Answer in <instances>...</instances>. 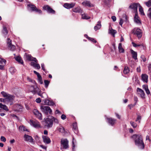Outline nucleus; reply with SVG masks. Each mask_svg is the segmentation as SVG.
<instances>
[{
  "label": "nucleus",
  "instance_id": "nucleus-1",
  "mask_svg": "<svg viewBox=\"0 0 151 151\" xmlns=\"http://www.w3.org/2000/svg\"><path fill=\"white\" fill-rule=\"evenodd\" d=\"M132 137L134 139L136 145L140 149H143L145 145L143 142L142 136L140 135L134 134Z\"/></svg>",
  "mask_w": 151,
  "mask_h": 151
},
{
  "label": "nucleus",
  "instance_id": "nucleus-2",
  "mask_svg": "<svg viewBox=\"0 0 151 151\" xmlns=\"http://www.w3.org/2000/svg\"><path fill=\"white\" fill-rule=\"evenodd\" d=\"M1 93L3 96L5 98L4 99H2L3 102H10V105H12V102L14 98V96L9 94L4 91L1 92Z\"/></svg>",
  "mask_w": 151,
  "mask_h": 151
},
{
  "label": "nucleus",
  "instance_id": "nucleus-3",
  "mask_svg": "<svg viewBox=\"0 0 151 151\" xmlns=\"http://www.w3.org/2000/svg\"><path fill=\"white\" fill-rule=\"evenodd\" d=\"M44 127L47 129L52 127L53 124V120L51 117L45 118L43 121Z\"/></svg>",
  "mask_w": 151,
  "mask_h": 151
},
{
  "label": "nucleus",
  "instance_id": "nucleus-4",
  "mask_svg": "<svg viewBox=\"0 0 151 151\" xmlns=\"http://www.w3.org/2000/svg\"><path fill=\"white\" fill-rule=\"evenodd\" d=\"M40 109L43 112L47 115L52 114V110L49 106L43 105L41 106Z\"/></svg>",
  "mask_w": 151,
  "mask_h": 151
},
{
  "label": "nucleus",
  "instance_id": "nucleus-5",
  "mask_svg": "<svg viewBox=\"0 0 151 151\" xmlns=\"http://www.w3.org/2000/svg\"><path fill=\"white\" fill-rule=\"evenodd\" d=\"M133 33L136 35L139 38H141L142 35L141 30L139 28H135L133 29Z\"/></svg>",
  "mask_w": 151,
  "mask_h": 151
},
{
  "label": "nucleus",
  "instance_id": "nucleus-6",
  "mask_svg": "<svg viewBox=\"0 0 151 151\" xmlns=\"http://www.w3.org/2000/svg\"><path fill=\"white\" fill-rule=\"evenodd\" d=\"M61 144L63 146V148L67 149L69 147L68 141L67 139H61Z\"/></svg>",
  "mask_w": 151,
  "mask_h": 151
},
{
  "label": "nucleus",
  "instance_id": "nucleus-7",
  "mask_svg": "<svg viewBox=\"0 0 151 151\" xmlns=\"http://www.w3.org/2000/svg\"><path fill=\"white\" fill-rule=\"evenodd\" d=\"M32 92L34 93H37L38 95L40 96L42 94L41 92L40 91L39 89L36 86H31Z\"/></svg>",
  "mask_w": 151,
  "mask_h": 151
},
{
  "label": "nucleus",
  "instance_id": "nucleus-8",
  "mask_svg": "<svg viewBox=\"0 0 151 151\" xmlns=\"http://www.w3.org/2000/svg\"><path fill=\"white\" fill-rule=\"evenodd\" d=\"M139 3H133L132 4L129 6L130 8L134 10L135 13H137V7H139Z\"/></svg>",
  "mask_w": 151,
  "mask_h": 151
},
{
  "label": "nucleus",
  "instance_id": "nucleus-9",
  "mask_svg": "<svg viewBox=\"0 0 151 151\" xmlns=\"http://www.w3.org/2000/svg\"><path fill=\"white\" fill-rule=\"evenodd\" d=\"M43 9H44L47 10L49 13L54 14L55 13V11L48 5H45L43 7Z\"/></svg>",
  "mask_w": 151,
  "mask_h": 151
},
{
  "label": "nucleus",
  "instance_id": "nucleus-10",
  "mask_svg": "<svg viewBox=\"0 0 151 151\" xmlns=\"http://www.w3.org/2000/svg\"><path fill=\"white\" fill-rule=\"evenodd\" d=\"M33 112L34 114L35 115L36 117L39 119L41 120L42 119V114L41 113L39 112L38 110L36 109H34L33 111Z\"/></svg>",
  "mask_w": 151,
  "mask_h": 151
},
{
  "label": "nucleus",
  "instance_id": "nucleus-11",
  "mask_svg": "<svg viewBox=\"0 0 151 151\" xmlns=\"http://www.w3.org/2000/svg\"><path fill=\"white\" fill-rule=\"evenodd\" d=\"M75 5V3H65L64 4L63 6L65 8L67 9H69L73 8Z\"/></svg>",
  "mask_w": 151,
  "mask_h": 151
},
{
  "label": "nucleus",
  "instance_id": "nucleus-12",
  "mask_svg": "<svg viewBox=\"0 0 151 151\" xmlns=\"http://www.w3.org/2000/svg\"><path fill=\"white\" fill-rule=\"evenodd\" d=\"M31 124L35 127L39 128L41 127L40 122L37 121L30 120Z\"/></svg>",
  "mask_w": 151,
  "mask_h": 151
},
{
  "label": "nucleus",
  "instance_id": "nucleus-13",
  "mask_svg": "<svg viewBox=\"0 0 151 151\" xmlns=\"http://www.w3.org/2000/svg\"><path fill=\"white\" fill-rule=\"evenodd\" d=\"M28 6L30 8L32 11L37 12L40 14L42 13V11L40 10L37 8L35 5H33L28 4Z\"/></svg>",
  "mask_w": 151,
  "mask_h": 151
},
{
  "label": "nucleus",
  "instance_id": "nucleus-14",
  "mask_svg": "<svg viewBox=\"0 0 151 151\" xmlns=\"http://www.w3.org/2000/svg\"><path fill=\"white\" fill-rule=\"evenodd\" d=\"M26 59L29 61H33L37 63H38V60L36 58L32 57L31 55L29 54L26 55Z\"/></svg>",
  "mask_w": 151,
  "mask_h": 151
},
{
  "label": "nucleus",
  "instance_id": "nucleus-15",
  "mask_svg": "<svg viewBox=\"0 0 151 151\" xmlns=\"http://www.w3.org/2000/svg\"><path fill=\"white\" fill-rule=\"evenodd\" d=\"M82 4L84 6H88V7H92L93 6V4H91L90 1L88 0H85L83 2Z\"/></svg>",
  "mask_w": 151,
  "mask_h": 151
},
{
  "label": "nucleus",
  "instance_id": "nucleus-16",
  "mask_svg": "<svg viewBox=\"0 0 151 151\" xmlns=\"http://www.w3.org/2000/svg\"><path fill=\"white\" fill-rule=\"evenodd\" d=\"M42 138L43 139V142L45 143L48 144L50 142V140L48 137L46 136L43 135L42 136Z\"/></svg>",
  "mask_w": 151,
  "mask_h": 151
},
{
  "label": "nucleus",
  "instance_id": "nucleus-17",
  "mask_svg": "<svg viewBox=\"0 0 151 151\" xmlns=\"http://www.w3.org/2000/svg\"><path fill=\"white\" fill-rule=\"evenodd\" d=\"M134 22L137 24H141L140 20L138 16L137 13H135L134 17Z\"/></svg>",
  "mask_w": 151,
  "mask_h": 151
},
{
  "label": "nucleus",
  "instance_id": "nucleus-18",
  "mask_svg": "<svg viewBox=\"0 0 151 151\" xmlns=\"http://www.w3.org/2000/svg\"><path fill=\"white\" fill-rule=\"evenodd\" d=\"M44 103L45 104L49 106H53L54 104V103L53 101L47 99L44 100Z\"/></svg>",
  "mask_w": 151,
  "mask_h": 151
},
{
  "label": "nucleus",
  "instance_id": "nucleus-19",
  "mask_svg": "<svg viewBox=\"0 0 151 151\" xmlns=\"http://www.w3.org/2000/svg\"><path fill=\"white\" fill-rule=\"evenodd\" d=\"M24 137L26 141H29L30 142H33V139L31 136L25 134Z\"/></svg>",
  "mask_w": 151,
  "mask_h": 151
},
{
  "label": "nucleus",
  "instance_id": "nucleus-20",
  "mask_svg": "<svg viewBox=\"0 0 151 151\" xmlns=\"http://www.w3.org/2000/svg\"><path fill=\"white\" fill-rule=\"evenodd\" d=\"M108 32L109 34H111L114 37H115V35L116 33L117 32L115 30L111 28H110L109 27Z\"/></svg>",
  "mask_w": 151,
  "mask_h": 151
},
{
  "label": "nucleus",
  "instance_id": "nucleus-21",
  "mask_svg": "<svg viewBox=\"0 0 151 151\" xmlns=\"http://www.w3.org/2000/svg\"><path fill=\"white\" fill-rule=\"evenodd\" d=\"M31 66H33L34 68H36L38 69H39L40 68V65L36 62H32L31 63Z\"/></svg>",
  "mask_w": 151,
  "mask_h": 151
},
{
  "label": "nucleus",
  "instance_id": "nucleus-22",
  "mask_svg": "<svg viewBox=\"0 0 151 151\" xmlns=\"http://www.w3.org/2000/svg\"><path fill=\"white\" fill-rule=\"evenodd\" d=\"M108 123L111 126L115 124L116 121V119H112V118H107Z\"/></svg>",
  "mask_w": 151,
  "mask_h": 151
},
{
  "label": "nucleus",
  "instance_id": "nucleus-23",
  "mask_svg": "<svg viewBox=\"0 0 151 151\" xmlns=\"http://www.w3.org/2000/svg\"><path fill=\"white\" fill-rule=\"evenodd\" d=\"M73 12L76 13H81L82 12V10L79 7H78L73 9Z\"/></svg>",
  "mask_w": 151,
  "mask_h": 151
},
{
  "label": "nucleus",
  "instance_id": "nucleus-24",
  "mask_svg": "<svg viewBox=\"0 0 151 151\" xmlns=\"http://www.w3.org/2000/svg\"><path fill=\"white\" fill-rule=\"evenodd\" d=\"M142 81L145 82H147L148 81V76L146 74H143L142 75Z\"/></svg>",
  "mask_w": 151,
  "mask_h": 151
},
{
  "label": "nucleus",
  "instance_id": "nucleus-25",
  "mask_svg": "<svg viewBox=\"0 0 151 151\" xmlns=\"http://www.w3.org/2000/svg\"><path fill=\"white\" fill-rule=\"evenodd\" d=\"M101 22L100 21H99L97 24L94 27V29L95 31L99 29L101 27Z\"/></svg>",
  "mask_w": 151,
  "mask_h": 151
},
{
  "label": "nucleus",
  "instance_id": "nucleus-26",
  "mask_svg": "<svg viewBox=\"0 0 151 151\" xmlns=\"http://www.w3.org/2000/svg\"><path fill=\"white\" fill-rule=\"evenodd\" d=\"M16 60L18 62L21 64L23 65V62L21 58L19 56H17L15 57Z\"/></svg>",
  "mask_w": 151,
  "mask_h": 151
},
{
  "label": "nucleus",
  "instance_id": "nucleus-27",
  "mask_svg": "<svg viewBox=\"0 0 151 151\" xmlns=\"http://www.w3.org/2000/svg\"><path fill=\"white\" fill-rule=\"evenodd\" d=\"M137 91L138 92H139L140 93H141L140 95L141 97L143 98L145 97V93L144 91L142 90L140 88H137Z\"/></svg>",
  "mask_w": 151,
  "mask_h": 151
},
{
  "label": "nucleus",
  "instance_id": "nucleus-28",
  "mask_svg": "<svg viewBox=\"0 0 151 151\" xmlns=\"http://www.w3.org/2000/svg\"><path fill=\"white\" fill-rule=\"evenodd\" d=\"M131 52L132 55V57L135 60H137V53L136 52L132 50H131Z\"/></svg>",
  "mask_w": 151,
  "mask_h": 151
},
{
  "label": "nucleus",
  "instance_id": "nucleus-29",
  "mask_svg": "<svg viewBox=\"0 0 151 151\" xmlns=\"http://www.w3.org/2000/svg\"><path fill=\"white\" fill-rule=\"evenodd\" d=\"M57 130L61 133H64L65 132V130L64 127L61 126L58 127L57 128Z\"/></svg>",
  "mask_w": 151,
  "mask_h": 151
},
{
  "label": "nucleus",
  "instance_id": "nucleus-30",
  "mask_svg": "<svg viewBox=\"0 0 151 151\" xmlns=\"http://www.w3.org/2000/svg\"><path fill=\"white\" fill-rule=\"evenodd\" d=\"M118 49L120 52L123 53L124 52V50L122 47V44L121 43H119V44Z\"/></svg>",
  "mask_w": 151,
  "mask_h": 151
},
{
  "label": "nucleus",
  "instance_id": "nucleus-31",
  "mask_svg": "<svg viewBox=\"0 0 151 151\" xmlns=\"http://www.w3.org/2000/svg\"><path fill=\"white\" fill-rule=\"evenodd\" d=\"M139 11L140 13V14L142 15H145V14L144 12L142 6L140 5L139 4Z\"/></svg>",
  "mask_w": 151,
  "mask_h": 151
},
{
  "label": "nucleus",
  "instance_id": "nucleus-32",
  "mask_svg": "<svg viewBox=\"0 0 151 151\" xmlns=\"http://www.w3.org/2000/svg\"><path fill=\"white\" fill-rule=\"evenodd\" d=\"M0 108L1 109H3L6 111H8L9 110L7 107L5 105H3L1 103L0 104Z\"/></svg>",
  "mask_w": 151,
  "mask_h": 151
},
{
  "label": "nucleus",
  "instance_id": "nucleus-33",
  "mask_svg": "<svg viewBox=\"0 0 151 151\" xmlns=\"http://www.w3.org/2000/svg\"><path fill=\"white\" fill-rule=\"evenodd\" d=\"M19 130L20 131H28V130L23 126H21L19 128Z\"/></svg>",
  "mask_w": 151,
  "mask_h": 151
},
{
  "label": "nucleus",
  "instance_id": "nucleus-34",
  "mask_svg": "<svg viewBox=\"0 0 151 151\" xmlns=\"http://www.w3.org/2000/svg\"><path fill=\"white\" fill-rule=\"evenodd\" d=\"M90 18V17L88 16L86 14H82V18L83 19H88Z\"/></svg>",
  "mask_w": 151,
  "mask_h": 151
},
{
  "label": "nucleus",
  "instance_id": "nucleus-35",
  "mask_svg": "<svg viewBox=\"0 0 151 151\" xmlns=\"http://www.w3.org/2000/svg\"><path fill=\"white\" fill-rule=\"evenodd\" d=\"M76 142V140L75 139L74 137L73 138V141H72V147H73V151H75V143Z\"/></svg>",
  "mask_w": 151,
  "mask_h": 151
},
{
  "label": "nucleus",
  "instance_id": "nucleus-36",
  "mask_svg": "<svg viewBox=\"0 0 151 151\" xmlns=\"http://www.w3.org/2000/svg\"><path fill=\"white\" fill-rule=\"evenodd\" d=\"M51 117L53 121L55 123L57 124L59 123V121L57 119L52 116H51Z\"/></svg>",
  "mask_w": 151,
  "mask_h": 151
},
{
  "label": "nucleus",
  "instance_id": "nucleus-37",
  "mask_svg": "<svg viewBox=\"0 0 151 151\" xmlns=\"http://www.w3.org/2000/svg\"><path fill=\"white\" fill-rule=\"evenodd\" d=\"M129 72V68L127 67H125L123 70L124 73L125 74H127Z\"/></svg>",
  "mask_w": 151,
  "mask_h": 151
},
{
  "label": "nucleus",
  "instance_id": "nucleus-38",
  "mask_svg": "<svg viewBox=\"0 0 151 151\" xmlns=\"http://www.w3.org/2000/svg\"><path fill=\"white\" fill-rule=\"evenodd\" d=\"M6 61V60L1 58L0 57V64H1L5 65Z\"/></svg>",
  "mask_w": 151,
  "mask_h": 151
},
{
  "label": "nucleus",
  "instance_id": "nucleus-39",
  "mask_svg": "<svg viewBox=\"0 0 151 151\" xmlns=\"http://www.w3.org/2000/svg\"><path fill=\"white\" fill-rule=\"evenodd\" d=\"M9 71L12 73L13 74L16 72V70L14 67H11L9 68Z\"/></svg>",
  "mask_w": 151,
  "mask_h": 151
},
{
  "label": "nucleus",
  "instance_id": "nucleus-40",
  "mask_svg": "<svg viewBox=\"0 0 151 151\" xmlns=\"http://www.w3.org/2000/svg\"><path fill=\"white\" fill-rule=\"evenodd\" d=\"M45 87L46 88H47L50 83V81L48 80H45L44 81Z\"/></svg>",
  "mask_w": 151,
  "mask_h": 151
},
{
  "label": "nucleus",
  "instance_id": "nucleus-41",
  "mask_svg": "<svg viewBox=\"0 0 151 151\" xmlns=\"http://www.w3.org/2000/svg\"><path fill=\"white\" fill-rule=\"evenodd\" d=\"M148 17L151 19V8H150L148 10L147 14Z\"/></svg>",
  "mask_w": 151,
  "mask_h": 151
},
{
  "label": "nucleus",
  "instance_id": "nucleus-42",
  "mask_svg": "<svg viewBox=\"0 0 151 151\" xmlns=\"http://www.w3.org/2000/svg\"><path fill=\"white\" fill-rule=\"evenodd\" d=\"M145 4L148 7L151 6V0H149L147 2H145Z\"/></svg>",
  "mask_w": 151,
  "mask_h": 151
},
{
  "label": "nucleus",
  "instance_id": "nucleus-43",
  "mask_svg": "<svg viewBox=\"0 0 151 151\" xmlns=\"http://www.w3.org/2000/svg\"><path fill=\"white\" fill-rule=\"evenodd\" d=\"M3 32L5 35H7L8 33V32L7 30V29L6 27H3Z\"/></svg>",
  "mask_w": 151,
  "mask_h": 151
},
{
  "label": "nucleus",
  "instance_id": "nucleus-44",
  "mask_svg": "<svg viewBox=\"0 0 151 151\" xmlns=\"http://www.w3.org/2000/svg\"><path fill=\"white\" fill-rule=\"evenodd\" d=\"M10 48V49L12 51L14 50L15 49V46L13 45H10V46H8Z\"/></svg>",
  "mask_w": 151,
  "mask_h": 151
},
{
  "label": "nucleus",
  "instance_id": "nucleus-45",
  "mask_svg": "<svg viewBox=\"0 0 151 151\" xmlns=\"http://www.w3.org/2000/svg\"><path fill=\"white\" fill-rule=\"evenodd\" d=\"M7 43L8 46H10L12 45V41L9 38L7 39Z\"/></svg>",
  "mask_w": 151,
  "mask_h": 151
},
{
  "label": "nucleus",
  "instance_id": "nucleus-46",
  "mask_svg": "<svg viewBox=\"0 0 151 151\" xmlns=\"http://www.w3.org/2000/svg\"><path fill=\"white\" fill-rule=\"evenodd\" d=\"M130 123L131 125L133 127V128H135L136 127L137 124H136V123L132 121L130 122Z\"/></svg>",
  "mask_w": 151,
  "mask_h": 151
},
{
  "label": "nucleus",
  "instance_id": "nucleus-47",
  "mask_svg": "<svg viewBox=\"0 0 151 151\" xmlns=\"http://www.w3.org/2000/svg\"><path fill=\"white\" fill-rule=\"evenodd\" d=\"M87 38L89 40H90L91 41H92V42H93L94 43H95L96 42V41L95 40H94V39H93L92 38L88 37H87Z\"/></svg>",
  "mask_w": 151,
  "mask_h": 151
},
{
  "label": "nucleus",
  "instance_id": "nucleus-48",
  "mask_svg": "<svg viewBox=\"0 0 151 151\" xmlns=\"http://www.w3.org/2000/svg\"><path fill=\"white\" fill-rule=\"evenodd\" d=\"M0 139L1 141L3 142H5L6 140V138L2 136L1 137Z\"/></svg>",
  "mask_w": 151,
  "mask_h": 151
},
{
  "label": "nucleus",
  "instance_id": "nucleus-49",
  "mask_svg": "<svg viewBox=\"0 0 151 151\" xmlns=\"http://www.w3.org/2000/svg\"><path fill=\"white\" fill-rule=\"evenodd\" d=\"M41 66L42 70L45 72L46 70L45 68L44 64L43 63H42L41 64Z\"/></svg>",
  "mask_w": 151,
  "mask_h": 151
},
{
  "label": "nucleus",
  "instance_id": "nucleus-50",
  "mask_svg": "<svg viewBox=\"0 0 151 151\" xmlns=\"http://www.w3.org/2000/svg\"><path fill=\"white\" fill-rule=\"evenodd\" d=\"M141 58L143 62H145L146 61V58L144 55H142L141 56Z\"/></svg>",
  "mask_w": 151,
  "mask_h": 151
},
{
  "label": "nucleus",
  "instance_id": "nucleus-51",
  "mask_svg": "<svg viewBox=\"0 0 151 151\" xmlns=\"http://www.w3.org/2000/svg\"><path fill=\"white\" fill-rule=\"evenodd\" d=\"M38 81L39 83L40 84H42L43 83V81H42V77L40 78H38Z\"/></svg>",
  "mask_w": 151,
  "mask_h": 151
},
{
  "label": "nucleus",
  "instance_id": "nucleus-52",
  "mask_svg": "<svg viewBox=\"0 0 151 151\" xmlns=\"http://www.w3.org/2000/svg\"><path fill=\"white\" fill-rule=\"evenodd\" d=\"M73 128L75 130H77V127L76 123H73Z\"/></svg>",
  "mask_w": 151,
  "mask_h": 151
},
{
  "label": "nucleus",
  "instance_id": "nucleus-53",
  "mask_svg": "<svg viewBox=\"0 0 151 151\" xmlns=\"http://www.w3.org/2000/svg\"><path fill=\"white\" fill-rule=\"evenodd\" d=\"M123 20L122 18H120V21L119 22V24L122 27V24H123Z\"/></svg>",
  "mask_w": 151,
  "mask_h": 151
},
{
  "label": "nucleus",
  "instance_id": "nucleus-54",
  "mask_svg": "<svg viewBox=\"0 0 151 151\" xmlns=\"http://www.w3.org/2000/svg\"><path fill=\"white\" fill-rule=\"evenodd\" d=\"M142 87L143 89H144L145 90V91H146V90H147V89H148V86L147 85H143Z\"/></svg>",
  "mask_w": 151,
  "mask_h": 151
},
{
  "label": "nucleus",
  "instance_id": "nucleus-55",
  "mask_svg": "<svg viewBox=\"0 0 151 151\" xmlns=\"http://www.w3.org/2000/svg\"><path fill=\"white\" fill-rule=\"evenodd\" d=\"M61 117L62 119L65 120L66 119V116L65 114H63L62 115Z\"/></svg>",
  "mask_w": 151,
  "mask_h": 151
},
{
  "label": "nucleus",
  "instance_id": "nucleus-56",
  "mask_svg": "<svg viewBox=\"0 0 151 151\" xmlns=\"http://www.w3.org/2000/svg\"><path fill=\"white\" fill-rule=\"evenodd\" d=\"M35 101L37 103H40L41 102V100L40 98H38L36 99Z\"/></svg>",
  "mask_w": 151,
  "mask_h": 151
},
{
  "label": "nucleus",
  "instance_id": "nucleus-57",
  "mask_svg": "<svg viewBox=\"0 0 151 151\" xmlns=\"http://www.w3.org/2000/svg\"><path fill=\"white\" fill-rule=\"evenodd\" d=\"M147 67L149 71L151 72V64H149Z\"/></svg>",
  "mask_w": 151,
  "mask_h": 151
},
{
  "label": "nucleus",
  "instance_id": "nucleus-58",
  "mask_svg": "<svg viewBox=\"0 0 151 151\" xmlns=\"http://www.w3.org/2000/svg\"><path fill=\"white\" fill-rule=\"evenodd\" d=\"M5 65L4 64H1L0 65V69L1 70H3L4 69V65Z\"/></svg>",
  "mask_w": 151,
  "mask_h": 151
},
{
  "label": "nucleus",
  "instance_id": "nucleus-59",
  "mask_svg": "<svg viewBox=\"0 0 151 151\" xmlns=\"http://www.w3.org/2000/svg\"><path fill=\"white\" fill-rule=\"evenodd\" d=\"M111 18L114 22L116 20V18L115 16H112Z\"/></svg>",
  "mask_w": 151,
  "mask_h": 151
},
{
  "label": "nucleus",
  "instance_id": "nucleus-60",
  "mask_svg": "<svg viewBox=\"0 0 151 151\" xmlns=\"http://www.w3.org/2000/svg\"><path fill=\"white\" fill-rule=\"evenodd\" d=\"M141 119V116L139 115H138L137 116V118L136 120V121L137 122V121L139 120H140Z\"/></svg>",
  "mask_w": 151,
  "mask_h": 151
},
{
  "label": "nucleus",
  "instance_id": "nucleus-61",
  "mask_svg": "<svg viewBox=\"0 0 151 151\" xmlns=\"http://www.w3.org/2000/svg\"><path fill=\"white\" fill-rule=\"evenodd\" d=\"M55 113L56 114H62L61 112L58 110H56L55 111Z\"/></svg>",
  "mask_w": 151,
  "mask_h": 151
},
{
  "label": "nucleus",
  "instance_id": "nucleus-62",
  "mask_svg": "<svg viewBox=\"0 0 151 151\" xmlns=\"http://www.w3.org/2000/svg\"><path fill=\"white\" fill-rule=\"evenodd\" d=\"M145 91L147 94L149 95L150 94V92L148 89L146 90Z\"/></svg>",
  "mask_w": 151,
  "mask_h": 151
},
{
  "label": "nucleus",
  "instance_id": "nucleus-63",
  "mask_svg": "<svg viewBox=\"0 0 151 151\" xmlns=\"http://www.w3.org/2000/svg\"><path fill=\"white\" fill-rule=\"evenodd\" d=\"M137 72H140L141 71L140 68L139 66L137 68Z\"/></svg>",
  "mask_w": 151,
  "mask_h": 151
},
{
  "label": "nucleus",
  "instance_id": "nucleus-64",
  "mask_svg": "<svg viewBox=\"0 0 151 151\" xmlns=\"http://www.w3.org/2000/svg\"><path fill=\"white\" fill-rule=\"evenodd\" d=\"M115 114H116V116L118 119H120V115L119 114H118L117 113H115Z\"/></svg>",
  "mask_w": 151,
  "mask_h": 151
}]
</instances>
